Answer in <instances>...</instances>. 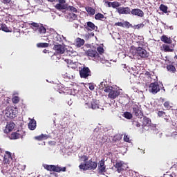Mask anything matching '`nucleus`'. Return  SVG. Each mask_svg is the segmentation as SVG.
<instances>
[{"instance_id":"nucleus-1","label":"nucleus","mask_w":177,"mask_h":177,"mask_svg":"<svg viewBox=\"0 0 177 177\" xmlns=\"http://www.w3.org/2000/svg\"><path fill=\"white\" fill-rule=\"evenodd\" d=\"M88 160H89V158L87 156H80L79 160L82 162L79 165L80 169H82V171H91L97 168V162L93 161L92 159Z\"/></svg>"},{"instance_id":"nucleus-2","label":"nucleus","mask_w":177,"mask_h":177,"mask_svg":"<svg viewBox=\"0 0 177 177\" xmlns=\"http://www.w3.org/2000/svg\"><path fill=\"white\" fill-rule=\"evenodd\" d=\"M104 92L108 94L109 99L111 100H114V99H117L120 95H121V91L117 88H114L111 86H107L104 88Z\"/></svg>"},{"instance_id":"nucleus-3","label":"nucleus","mask_w":177,"mask_h":177,"mask_svg":"<svg viewBox=\"0 0 177 177\" xmlns=\"http://www.w3.org/2000/svg\"><path fill=\"white\" fill-rule=\"evenodd\" d=\"M130 53L133 54V56H140L142 59H146L149 56V53L146 49L142 47H135L132 46L130 49Z\"/></svg>"},{"instance_id":"nucleus-4","label":"nucleus","mask_w":177,"mask_h":177,"mask_svg":"<svg viewBox=\"0 0 177 177\" xmlns=\"http://www.w3.org/2000/svg\"><path fill=\"white\" fill-rule=\"evenodd\" d=\"M161 89H162V84L160 85L157 82L149 84V91L150 93H152L153 95H156V93H158Z\"/></svg>"},{"instance_id":"nucleus-5","label":"nucleus","mask_w":177,"mask_h":177,"mask_svg":"<svg viewBox=\"0 0 177 177\" xmlns=\"http://www.w3.org/2000/svg\"><path fill=\"white\" fill-rule=\"evenodd\" d=\"M44 167L45 169L50 171V172H66V170L67 169L66 167H61L55 165H45Z\"/></svg>"},{"instance_id":"nucleus-6","label":"nucleus","mask_w":177,"mask_h":177,"mask_svg":"<svg viewBox=\"0 0 177 177\" xmlns=\"http://www.w3.org/2000/svg\"><path fill=\"white\" fill-rule=\"evenodd\" d=\"M86 54L88 57H92L93 60H95V62H100L102 60V58L100 57V55L97 53V51L96 50H92L88 49Z\"/></svg>"},{"instance_id":"nucleus-7","label":"nucleus","mask_w":177,"mask_h":177,"mask_svg":"<svg viewBox=\"0 0 177 177\" xmlns=\"http://www.w3.org/2000/svg\"><path fill=\"white\" fill-rule=\"evenodd\" d=\"M17 109L13 106H9L6 110V115L8 118H15L17 117Z\"/></svg>"},{"instance_id":"nucleus-8","label":"nucleus","mask_w":177,"mask_h":177,"mask_svg":"<svg viewBox=\"0 0 177 177\" xmlns=\"http://www.w3.org/2000/svg\"><path fill=\"white\" fill-rule=\"evenodd\" d=\"M80 77L86 79L92 75V72H91V69L88 67L84 66L80 70Z\"/></svg>"},{"instance_id":"nucleus-9","label":"nucleus","mask_w":177,"mask_h":177,"mask_svg":"<svg viewBox=\"0 0 177 177\" xmlns=\"http://www.w3.org/2000/svg\"><path fill=\"white\" fill-rule=\"evenodd\" d=\"M115 168L117 169V171L120 174V172H124V171L128 169V165L122 161L116 162Z\"/></svg>"},{"instance_id":"nucleus-10","label":"nucleus","mask_w":177,"mask_h":177,"mask_svg":"<svg viewBox=\"0 0 177 177\" xmlns=\"http://www.w3.org/2000/svg\"><path fill=\"white\" fill-rule=\"evenodd\" d=\"M53 50H55L57 55H63L66 52V48L62 44H55L53 48Z\"/></svg>"},{"instance_id":"nucleus-11","label":"nucleus","mask_w":177,"mask_h":177,"mask_svg":"<svg viewBox=\"0 0 177 177\" xmlns=\"http://www.w3.org/2000/svg\"><path fill=\"white\" fill-rule=\"evenodd\" d=\"M122 140V134H116L112 139V143L114 146H120L121 145V140Z\"/></svg>"},{"instance_id":"nucleus-12","label":"nucleus","mask_w":177,"mask_h":177,"mask_svg":"<svg viewBox=\"0 0 177 177\" xmlns=\"http://www.w3.org/2000/svg\"><path fill=\"white\" fill-rule=\"evenodd\" d=\"M154 124H151V119L150 118H147V116H144L142 118V128H150V127H153Z\"/></svg>"},{"instance_id":"nucleus-13","label":"nucleus","mask_w":177,"mask_h":177,"mask_svg":"<svg viewBox=\"0 0 177 177\" xmlns=\"http://www.w3.org/2000/svg\"><path fill=\"white\" fill-rule=\"evenodd\" d=\"M119 15H131V8L129 7H120L117 8Z\"/></svg>"},{"instance_id":"nucleus-14","label":"nucleus","mask_w":177,"mask_h":177,"mask_svg":"<svg viewBox=\"0 0 177 177\" xmlns=\"http://www.w3.org/2000/svg\"><path fill=\"white\" fill-rule=\"evenodd\" d=\"M133 114L138 118H142V117H143V112H142V110H140V108H139L138 105L133 107Z\"/></svg>"},{"instance_id":"nucleus-15","label":"nucleus","mask_w":177,"mask_h":177,"mask_svg":"<svg viewBox=\"0 0 177 177\" xmlns=\"http://www.w3.org/2000/svg\"><path fill=\"white\" fill-rule=\"evenodd\" d=\"M130 14L133 16H138V17H143V16H145V12L139 8L132 9Z\"/></svg>"},{"instance_id":"nucleus-16","label":"nucleus","mask_w":177,"mask_h":177,"mask_svg":"<svg viewBox=\"0 0 177 177\" xmlns=\"http://www.w3.org/2000/svg\"><path fill=\"white\" fill-rule=\"evenodd\" d=\"M15 127H16V124H15V123L13 122H8L6 126L4 132L6 133H9V132H12V131H13V129H15Z\"/></svg>"},{"instance_id":"nucleus-17","label":"nucleus","mask_w":177,"mask_h":177,"mask_svg":"<svg viewBox=\"0 0 177 177\" xmlns=\"http://www.w3.org/2000/svg\"><path fill=\"white\" fill-rule=\"evenodd\" d=\"M84 28L87 30V31H93L95 30H97V26H95L93 22L88 21L87 25H84Z\"/></svg>"},{"instance_id":"nucleus-18","label":"nucleus","mask_w":177,"mask_h":177,"mask_svg":"<svg viewBox=\"0 0 177 177\" xmlns=\"http://www.w3.org/2000/svg\"><path fill=\"white\" fill-rule=\"evenodd\" d=\"M115 26L118 27H125L126 28H129L130 27H132V24H131V23H129L128 21H124V23L116 22L115 23Z\"/></svg>"},{"instance_id":"nucleus-19","label":"nucleus","mask_w":177,"mask_h":177,"mask_svg":"<svg viewBox=\"0 0 177 177\" xmlns=\"http://www.w3.org/2000/svg\"><path fill=\"white\" fill-rule=\"evenodd\" d=\"M106 3L109 8H113V9H118V8L121 6V3L118 1H113V2L107 1Z\"/></svg>"},{"instance_id":"nucleus-20","label":"nucleus","mask_w":177,"mask_h":177,"mask_svg":"<svg viewBox=\"0 0 177 177\" xmlns=\"http://www.w3.org/2000/svg\"><path fill=\"white\" fill-rule=\"evenodd\" d=\"M98 171L101 174H103V172H106V166L104 165V161L101 160L98 163Z\"/></svg>"},{"instance_id":"nucleus-21","label":"nucleus","mask_w":177,"mask_h":177,"mask_svg":"<svg viewBox=\"0 0 177 177\" xmlns=\"http://www.w3.org/2000/svg\"><path fill=\"white\" fill-rule=\"evenodd\" d=\"M21 134H20V131L17 130L16 132H13L11 133L10 136V139L15 140L16 139H20Z\"/></svg>"},{"instance_id":"nucleus-22","label":"nucleus","mask_w":177,"mask_h":177,"mask_svg":"<svg viewBox=\"0 0 177 177\" xmlns=\"http://www.w3.org/2000/svg\"><path fill=\"white\" fill-rule=\"evenodd\" d=\"M84 44H85V40H84V39H81L80 37H77L76 39V41H75V47L76 48H81V46H84Z\"/></svg>"},{"instance_id":"nucleus-23","label":"nucleus","mask_w":177,"mask_h":177,"mask_svg":"<svg viewBox=\"0 0 177 177\" xmlns=\"http://www.w3.org/2000/svg\"><path fill=\"white\" fill-rule=\"evenodd\" d=\"M160 40L162 41V42H164V44H172V39H171V37H168L165 35H163L160 37Z\"/></svg>"},{"instance_id":"nucleus-24","label":"nucleus","mask_w":177,"mask_h":177,"mask_svg":"<svg viewBox=\"0 0 177 177\" xmlns=\"http://www.w3.org/2000/svg\"><path fill=\"white\" fill-rule=\"evenodd\" d=\"M63 78L64 80H73L74 78V76L73 75V73L71 71H68L62 75Z\"/></svg>"},{"instance_id":"nucleus-25","label":"nucleus","mask_w":177,"mask_h":177,"mask_svg":"<svg viewBox=\"0 0 177 177\" xmlns=\"http://www.w3.org/2000/svg\"><path fill=\"white\" fill-rule=\"evenodd\" d=\"M28 128L29 129H30V131H34V129L37 128V122L35 121V120H32L30 121L28 124Z\"/></svg>"},{"instance_id":"nucleus-26","label":"nucleus","mask_w":177,"mask_h":177,"mask_svg":"<svg viewBox=\"0 0 177 177\" xmlns=\"http://www.w3.org/2000/svg\"><path fill=\"white\" fill-rule=\"evenodd\" d=\"M67 19L69 21H74V20H77V15L74 12H69L67 15Z\"/></svg>"},{"instance_id":"nucleus-27","label":"nucleus","mask_w":177,"mask_h":177,"mask_svg":"<svg viewBox=\"0 0 177 177\" xmlns=\"http://www.w3.org/2000/svg\"><path fill=\"white\" fill-rule=\"evenodd\" d=\"M3 158L4 164H10V161L13 160V157L12 156H4Z\"/></svg>"},{"instance_id":"nucleus-28","label":"nucleus","mask_w":177,"mask_h":177,"mask_svg":"<svg viewBox=\"0 0 177 177\" xmlns=\"http://www.w3.org/2000/svg\"><path fill=\"white\" fill-rule=\"evenodd\" d=\"M86 10L87 12V13L90 15V16H93L95 15V13H96V10H95L94 8H93L92 7H88L86 8Z\"/></svg>"},{"instance_id":"nucleus-29","label":"nucleus","mask_w":177,"mask_h":177,"mask_svg":"<svg viewBox=\"0 0 177 177\" xmlns=\"http://www.w3.org/2000/svg\"><path fill=\"white\" fill-rule=\"evenodd\" d=\"M0 29L2 31H4V32H12V30L8 28V26H6V24H1Z\"/></svg>"},{"instance_id":"nucleus-30","label":"nucleus","mask_w":177,"mask_h":177,"mask_svg":"<svg viewBox=\"0 0 177 177\" xmlns=\"http://www.w3.org/2000/svg\"><path fill=\"white\" fill-rule=\"evenodd\" d=\"M37 30L39 34H46V28L42 24H40Z\"/></svg>"},{"instance_id":"nucleus-31","label":"nucleus","mask_w":177,"mask_h":177,"mask_svg":"<svg viewBox=\"0 0 177 177\" xmlns=\"http://www.w3.org/2000/svg\"><path fill=\"white\" fill-rule=\"evenodd\" d=\"M145 41V37L143 36H138L137 38V44H138L139 46H143Z\"/></svg>"},{"instance_id":"nucleus-32","label":"nucleus","mask_w":177,"mask_h":177,"mask_svg":"<svg viewBox=\"0 0 177 177\" xmlns=\"http://www.w3.org/2000/svg\"><path fill=\"white\" fill-rule=\"evenodd\" d=\"M167 70L168 71H170V73H176V68H175V66L172 64H169L167 66Z\"/></svg>"},{"instance_id":"nucleus-33","label":"nucleus","mask_w":177,"mask_h":177,"mask_svg":"<svg viewBox=\"0 0 177 177\" xmlns=\"http://www.w3.org/2000/svg\"><path fill=\"white\" fill-rule=\"evenodd\" d=\"M162 48L164 52H174V48H171L167 44H163L162 45Z\"/></svg>"},{"instance_id":"nucleus-34","label":"nucleus","mask_w":177,"mask_h":177,"mask_svg":"<svg viewBox=\"0 0 177 177\" xmlns=\"http://www.w3.org/2000/svg\"><path fill=\"white\" fill-rule=\"evenodd\" d=\"M159 8H160V10L163 12V13H168V6H167L164 4H161Z\"/></svg>"},{"instance_id":"nucleus-35","label":"nucleus","mask_w":177,"mask_h":177,"mask_svg":"<svg viewBox=\"0 0 177 177\" xmlns=\"http://www.w3.org/2000/svg\"><path fill=\"white\" fill-rule=\"evenodd\" d=\"M163 105L166 110H171V108L172 107V104H171L169 101L165 102Z\"/></svg>"},{"instance_id":"nucleus-36","label":"nucleus","mask_w":177,"mask_h":177,"mask_svg":"<svg viewBox=\"0 0 177 177\" xmlns=\"http://www.w3.org/2000/svg\"><path fill=\"white\" fill-rule=\"evenodd\" d=\"M95 20H103V19H104V15H103L100 12H98V13L95 14Z\"/></svg>"},{"instance_id":"nucleus-37","label":"nucleus","mask_w":177,"mask_h":177,"mask_svg":"<svg viewBox=\"0 0 177 177\" xmlns=\"http://www.w3.org/2000/svg\"><path fill=\"white\" fill-rule=\"evenodd\" d=\"M123 117H124V118H127V120H131L132 119L133 115L131 112L126 111L124 113Z\"/></svg>"},{"instance_id":"nucleus-38","label":"nucleus","mask_w":177,"mask_h":177,"mask_svg":"<svg viewBox=\"0 0 177 177\" xmlns=\"http://www.w3.org/2000/svg\"><path fill=\"white\" fill-rule=\"evenodd\" d=\"M35 139H37V140H44V139H48V136L41 134L40 136H36Z\"/></svg>"},{"instance_id":"nucleus-39","label":"nucleus","mask_w":177,"mask_h":177,"mask_svg":"<svg viewBox=\"0 0 177 177\" xmlns=\"http://www.w3.org/2000/svg\"><path fill=\"white\" fill-rule=\"evenodd\" d=\"M67 9L68 10H70V12H71L72 13H77V12H78V10H77V8L74 6H69L67 8Z\"/></svg>"},{"instance_id":"nucleus-40","label":"nucleus","mask_w":177,"mask_h":177,"mask_svg":"<svg viewBox=\"0 0 177 177\" xmlns=\"http://www.w3.org/2000/svg\"><path fill=\"white\" fill-rule=\"evenodd\" d=\"M55 8L58 10H63L66 9V6L64 5H62V3L56 4Z\"/></svg>"},{"instance_id":"nucleus-41","label":"nucleus","mask_w":177,"mask_h":177,"mask_svg":"<svg viewBox=\"0 0 177 177\" xmlns=\"http://www.w3.org/2000/svg\"><path fill=\"white\" fill-rule=\"evenodd\" d=\"M37 48H48L49 46V44L48 43H38L37 44Z\"/></svg>"},{"instance_id":"nucleus-42","label":"nucleus","mask_w":177,"mask_h":177,"mask_svg":"<svg viewBox=\"0 0 177 177\" xmlns=\"http://www.w3.org/2000/svg\"><path fill=\"white\" fill-rule=\"evenodd\" d=\"M12 103H14V104H17V103L20 102V97L17 96H15L12 97Z\"/></svg>"},{"instance_id":"nucleus-43","label":"nucleus","mask_w":177,"mask_h":177,"mask_svg":"<svg viewBox=\"0 0 177 177\" xmlns=\"http://www.w3.org/2000/svg\"><path fill=\"white\" fill-rule=\"evenodd\" d=\"M91 108L93 110H96V109H99V105L97 104H96V102H93L91 103Z\"/></svg>"},{"instance_id":"nucleus-44","label":"nucleus","mask_w":177,"mask_h":177,"mask_svg":"<svg viewBox=\"0 0 177 177\" xmlns=\"http://www.w3.org/2000/svg\"><path fill=\"white\" fill-rule=\"evenodd\" d=\"M97 50L98 53H100V55H102L104 53V48H103V47H102V46H98L97 48Z\"/></svg>"},{"instance_id":"nucleus-45","label":"nucleus","mask_w":177,"mask_h":177,"mask_svg":"<svg viewBox=\"0 0 177 177\" xmlns=\"http://www.w3.org/2000/svg\"><path fill=\"white\" fill-rule=\"evenodd\" d=\"M133 125L137 127V128H140V122H139V120H133Z\"/></svg>"},{"instance_id":"nucleus-46","label":"nucleus","mask_w":177,"mask_h":177,"mask_svg":"<svg viewBox=\"0 0 177 177\" xmlns=\"http://www.w3.org/2000/svg\"><path fill=\"white\" fill-rule=\"evenodd\" d=\"M124 140L127 143H131V139L129 138V136H128V135L127 134L124 135Z\"/></svg>"},{"instance_id":"nucleus-47","label":"nucleus","mask_w":177,"mask_h":177,"mask_svg":"<svg viewBox=\"0 0 177 177\" xmlns=\"http://www.w3.org/2000/svg\"><path fill=\"white\" fill-rule=\"evenodd\" d=\"M0 151L3 154L7 155V156H12V153L10 151H3V150H2V149H0Z\"/></svg>"},{"instance_id":"nucleus-48","label":"nucleus","mask_w":177,"mask_h":177,"mask_svg":"<svg viewBox=\"0 0 177 177\" xmlns=\"http://www.w3.org/2000/svg\"><path fill=\"white\" fill-rule=\"evenodd\" d=\"M30 26H32V27H35V28H39V24L38 23H35V22H32L30 24Z\"/></svg>"},{"instance_id":"nucleus-49","label":"nucleus","mask_w":177,"mask_h":177,"mask_svg":"<svg viewBox=\"0 0 177 177\" xmlns=\"http://www.w3.org/2000/svg\"><path fill=\"white\" fill-rule=\"evenodd\" d=\"M120 68H122L123 71H128V67H127L126 64H122Z\"/></svg>"},{"instance_id":"nucleus-50","label":"nucleus","mask_w":177,"mask_h":177,"mask_svg":"<svg viewBox=\"0 0 177 177\" xmlns=\"http://www.w3.org/2000/svg\"><path fill=\"white\" fill-rule=\"evenodd\" d=\"M137 29L139 30L140 28H143L145 27V24L141 23L138 25H136Z\"/></svg>"},{"instance_id":"nucleus-51","label":"nucleus","mask_w":177,"mask_h":177,"mask_svg":"<svg viewBox=\"0 0 177 177\" xmlns=\"http://www.w3.org/2000/svg\"><path fill=\"white\" fill-rule=\"evenodd\" d=\"M158 117H162V115H165V112H164L162 111H159L158 112Z\"/></svg>"},{"instance_id":"nucleus-52","label":"nucleus","mask_w":177,"mask_h":177,"mask_svg":"<svg viewBox=\"0 0 177 177\" xmlns=\"http://www.w3.org/2000/svg\"><path fill=\"white\" fill-rule=\"evenodd\" d=\"M145 75H146L147 77H148V78H150L151 80V75H153L150 73V72L146 71L145 73Z\"/></svg>"},{"instance_id":"nucleus-53","label":"nucleus","mask_w":177,"mask_h":177,"mask_svg":"<svg viewBox=\"0 0 177 177\" xmlns=\"http://www.w3.org/2000/svg\"><path fill=\"white\" fill-rule=\"evenodd\" d=\"M88 85H89L88 88H89L90 91H94L95 90V85H93L92 84H89Z\"/></svg>"},{"instance_id":"nucleus-54","label":"nucleus","mask_w":177,"mask_h":177,"mask_svg":"<svg viewBox=\"0 0 177 177\" xmlns=\"http://www.w3.org/2000/svg\"><path fill=\"white\" fill-rule=\"evenodd\" d=\"M11 1L12 0H3V3H10Z\"/></svg>"},{"instance_id":"nucleus-55","label":"nucleus","mask_w":177,"mask_h":177,"mask_svg":"<svg viewBox=\"0 0 177 177\" xmlns=\"http://www.w3.org/2000/svg\"><path fill=\"white\" fill-rule=\"evenodd\" d=\"M59 3H66V0H58Z\"/></svg>"},{"instance_id":"nucleus-56","label":"nucleus","mask_w":177,"mask_h":177,"mask_svg":"<svg viewBox=\"0 0 177 177\" xmlns=\"http://www.w3.org/2000/svg\"><path fill=\"white\" fill-rule=\"evenodd\" d=\"M43 53H49V50L44 49Z\"/></svg>"},{"instance_id":"nucleus-57","label":"nucleus","mask_w":177,"mask_h":177,"mask_svg":"<svg viewBox=\"0 0 177 177\" xmlns=\"http://www.w3.org/2000/svg\"><path fill=\"white\" fill-rule=\"evenodd\" d=\"M73 26L75 28H78V24H75L73 25Z\"/></svg>"},{"instance_id":"nucleus-58","label":"nucleus","mask_w":177,"mask_h":177,"mask_svg":"<svg viewBox=\"0 0 177 177\" xmlns=\"http://www.w3.org/2000/svg\"><path fill=\"white\" fill-rule=\"evenodd\" d=\"M48 2H56L57 1V0H48Z\"/></svg>"},{"instance_id":"nucleus-59","label":"nucleus","mask_w":177,"mask_h":177,"mask_svg":"<svg viewBox=\"0 0 177 177\" xmlns=\"http://www.w3.org/2000/svg\"><path fill=\"white\" fill-rule=\"evenodd\" d=\"M120 2H124V3H125L126 1L125 0H118Z\"/></svg>"},{"instance_id":"nucleus-60","label":"nucleus","mask_w":177,"mask_h":177,"mask_svg":"<svg viewBox=\"0 0 177 177\" xmlns=\"http://www.w3.org/2000/svg\"><path fill=\"white\" fill-rule=\"evenodd\" d=\"M68 64H71V63H73V61L69 60V61L68 62Z\"/></svg>"},{"instance_id":"nucleus-61","label":"nucleus","mask_w":177,"mask_h":177,"mask_svg":"<svg viewBox=\"0 0 177 177\" xmlns=\"http://www.w3.org/2000/svg\"><path fill=\"white\" fill-rule=\"evenodd\" d=\"M26 169V165L24 166V171Z\"/></svg>"},{"instance_id":"nucleus-62","label":"nucleus","mask_w":177,"mask_h":177,"mask_svg":"<svg viewBox=\"0 0 177 177\" xmlns=\"http://www.w3.org/2000/svg\"><path fill=\"white\" fill-rule=\"evenodd\" d=\"M174 59H177V55H175Z\"/></svg>"},{"instance_id":"nucleus-63","label":"nucleus","mask_w":177,"mask_h":177,"mask_svg":"<svg viewBox=\"0 0 177 177\" xmlns=\"http://www.w3.org/2000/svg\"><path fill=\"white\" fill-rule=\"evenodd\" d=\"M103 84H104V82H101V84H101V85H103Z\"/></svg>"},{"instance_id":"nucleus-64","label":"nucleus","mask_w":177,"mask_h":177,"mask_svg":"<svg viewBox=\"0 0 177 177\" xmlns=\"http://www.w3.org/2000/svg\"><path fill=\"white\" fill-rule=\"evenodd\" d=\"M162 102H164V99H162Z\"/></svg>"}]
</instances>
